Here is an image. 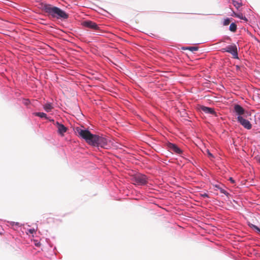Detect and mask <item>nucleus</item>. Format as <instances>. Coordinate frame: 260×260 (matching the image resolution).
I'll list each match as a JSON object with an SVG mask.
<instances>
[{
	"label": "nucleus",
	"instance_id": "f257e3e1",
	"mask_svg": "<svg viewBox=\"0 0 260 260\" xmlns=\"http://www.w3.org/2000/svg\"><path fill=\"white\" fill-rule=\"evenodd\" d=\"M41 8L48 15L53 18L66 19L69 15L60 8L50 4H42Z\"/></svg>",
	"mask_w": 260,
	"mask_h": 260
},
{
	"label": "nucleus",
	"instance_id": "f03ea898",
	"mask_svg": "<svg viewBox=\"0 0 260 260\" xmlns=\"http://www.w3.org/2000/svg\"><path fill=\"white\" fill-rule=\"evenodd\" d=\"M76 133L89 144L96 145L99 136L93 135L88 130L83 129L79 127L76 128Z\"/></svg>",
	"mask_w": 260,
	"mask_h": 260
},
{
	"label": "nucleus",
	"instance_id": "7ed1b4c3",
	"mask_svg": "<svg viewBox=\"0 0 260 260\" xmlns=\"http://www.w3.org/2000/svg\"><path fill=\"white\" fill-rule=\"evenodd\" d=\"M221 51L222 52H226L231 53L234 58H238L237 48L235 44L229 45L225 48H222Z\"/></svg>",
	"mask_w": 260,
	"mask_h": 260
},
{
	"label": "nucleus",
	"instance_id": "20e7f679",
	"mask_svg": "<svg viewBox=\"0 0 260 260\" xmlns=\"http://www.w3.org/2000/svg\"><path fill=\"white\" fill-rule=\"evenodd\" d=\"M167 148L172 153H175L180 154L182 153V151L175 144L171 143H167L166 144Z\"/></svg>",
	"mask_w": 260,
	"mask_h": 260
},
{
	"label": "nucleus",
	"instance_id": "39448f33",
	"mask_svg": "<svg viewBox=\"0 0 260 260\" xmlns=\"http://www.w3.org/2000/svg\"><path fill=\"white\" fill-rule=\"evenodd\" d=\"M134 182L138 185H144L147 183V178L145 175L139 174L134 177Z\"/></svg>",
	"mask_w": 260,
	"mask_h": 260
},
{
	"label": "nucleus",
	"instance_id": "423d86ee",
	"mask_svg": "<svg viewBox=\"0 0 260 260\" xmlns=\"http://www.w3.org/2000/svg\"><path fill=\"white\" fill-rule=\"evenodd\" d=\"M82 24L84 27H87L93 30H98L100 29V27L97 25V24L91 21H84L82 23Z\"/></svg>",
	"mask_w": 260,
	"mask_h": 260
},
{
	"label": "nucleus",
	"instance_id": "0eeeda50",
	"mask_svg": "<svg viewBox=\"0 0 260 260\" xmlns=\"http://www.w3.org/2000/svg\"><path fill=\"white\" fill-rule=\"evenodd\" d=\"M237 120L245 128H247L248 129H250L251 128L252 125L250 122L248 120L244 118L242 116H238Z\"/></svg>",
	"mask_w": 260,
	"mask_h": 260
},
{
	"label": "nucleus",
	"instance_id": "6e6552de",
	"mask_svg": "<svg viewBox=\"0 0 260 260\" xmlns=\"http://www.w3.org/2000/svg\"><path fill=\"white\" fill-rule=\"evenodd\" d=\"M200 110L206 114H210L215 116H217L216 112L213 108L202 106L200 107Z\"/></svg>",
	"mask_w": 260,
	"mask_h": 260
},
{
	"label": "nucleus",
	"instance_id": "1a4fd4ad",
	"mask_svg": "<svg viewBox=\"0 0 260 260\" xmlns=\"http://www.w3.org/2000/svg\"><path fill=\"white\" fill-rule=\"evenodd\" d=\"M234 111L238 115V116H244L245 111L240 105L236 104L234 106Z\"/></svg>",
	"mask_w": 260,
	"mask_h": 260
},
{
	"label": "nucleus",
	"instance_id": "9d476101",
	"mask_svg": "<svg viewBox=\"0 0 260 260\" xmlns=\"http://www.w3.org/2000/svg\"><path fill=\"white\" fill-rule=\"evenodd\" d=\"M54 124L56 126L58 129V133L63 135L64 133H65L67 132V128L63 125V124L59 123L58 122H56Z\"/></svg>",
	"mask_w": 260,
	"mask_h": 260
},
{
	"label": "nucleus",
	"instance_id": "9b49d317",
	"mask_svg": "<svg viewBox=\"0 0 260 260\" xmlns=\"http://www.w3.org/2000/svg\"><path fill=\"white\" fill-rule=\"evenodd\" d=\"M107 145V140L103 137L98 136V140L96 141L95 146L105 148Z\"/></svg>",
	"mask_w": 260,
	"mask_h": 260
},
{
	"label": "nucleus",
	"instance_id": "f8f14e48",
	"mask_svg": "<svg viewBox=\"0 0 260 260\" xmlns=\"http://www.w3.org/2000/svg\"><path fill=\"white\" fill-rule=\"evenodd\" d=\"M53 108V107L50 103H47L44 105V109L47 112L51 111Z\"/></svg>",
	"mask_w": 260,
	"mask_h": 260
},
{
	"label": "nucleus",
	"instance_id": "ddd939ff",
	"mask_svg": "<svg viewBox=\"0 0 260 260\" xmlns=\"http://www.w3.org/2000/svg\"><path fill=\"white\" fill-rule=\"evenodd\" d=\"M237 25L235 23H232L230 24L229 29L231 31L233 32H235L237 30Z\"/></svg>",
	"mask_w": 260,
	"mask_h": 260
},
{
	"label": "nucleus",
	"instance_id": "4468645a",
	"mask_svg": "<svg viewBox=\"0 0 260 260\" xmlns=\"http://www.w3.org/2000/svg\"><path fill=\"white\" fill-rule=\"evenodd\" d=\"M249 226L252 229H253L254 230H255L257 233H260V229L258 226L252 223H249Z\"/></svg>",
	"mask_w": 260,
	"mask_h": 260
},
{
	"label": "nucleus",
	"instance_id": "2eb2a0df",
	"mask_svg": "<svg viewBox=\"0 0 260 260\" xmlns=\"http://www.w3.org/2000/svg\"><path fill=\"white\" fill-rule=\"evenodd\" d=\"M35 115L37 116H39L41 118H47V115L43 112H37L35 113Z\"/></svg>",
	"mask_w": 260,
	"mask_h": 260
},
{
	"label": "nucleus",
	"instance_id": "dca6fc26",
	"mask_svg": "<svg viewBox=\"0 0 260 260\" xmlns=\"http://www.w3.org/2000/svg\"><path fill=\"white\" fill-rule=\"evenodd\" d=\"M186 49L189 50L192 52L198 51L199 48L197 47H188L186 48Z\"/></svg>",
	"mask_w": 260,
	"mask_h": 260
},
{
	"label": "nucleus",
	"instance_id": "f3484780",
	"mask_svg": "<svg viewBox=\"0 0 260 260\" xmlns=\"http://www.w3.org/2000/svg\"><path fill=\"white\" fill-rule=\"evenodd\" d=\"M231 22V20L230 18L225 19L223 21V25L224 26L228 25Z\"/></svg>",
	"mask_w": 260,
	"mask_h": 260
},
{
	"label": "nucleus",
	"instance_id": "a211bd4d",
	"mask_svg": "<svg viewBox=\"0 0 260 260\" xmlns=\"http://www.w3.org/2000/svg\"><path fill=\"white\" fill-rule=\"evenodd\" d=\"M233 5L237 8V9H239L241 6V4L238 2H236V1H234L233 3Z\"/></svg>",
	"mask_w": 260,
	"mask_h": 260
},
{
	"label": "nucleus",
	"instance_id": "6ab92c4d",
	"mask_svg": "<svg viewBox=\"0 0 260 260\" xmlns=\"http://www.w3.org/2000/svg\"><path fill=\"white\" fill-rule=\"evenodd\" d=\"M206 151H207V154H208V156H209L210 158H213V157H214V156H213V155H212V153H211V152L209 151V150L208 149H207V150H206Z\"/></svg>",
	"mask_w": 260,
	"mask_h": 260
},
{
	"label": "nucleus",
	"instance_id": "aec40b11",
	"mask_svg": "<svg viewBox=\"0 0 260 260\" xmlns=\"http://www.w3.org/2000/svg\"><path fill=\"white\" fill-rule=\"evenodd\" d=\"M220 192L224 194L228 195V193L223 189L220 188Z\"/></svg>",
	"mask_w": 260,
	"mask_h": 260
},
{
	"label": "nucleus",
	"instance_id": "412c9836",
	"mask_svg": "<svg viewBox=\"0 0 260 260\" xmlns=\"http://www.w3.org/2000/svg\"><path fill=\"white\" fill-rule=\"evenodd\" d=\"M236 17L241 19V18H243V15L242 14H238V15H236Z\"/></svg>",
	"mask_w": 260,
	"mask_h": 260
},
{
	"label": "nucleus",
	"instance_id": "4be33fe9",
	"mask_svg": "<svg viewBox=\"0 0 260 260\" xmlns=\"http://www.w3.org/2000/svg\"><path fill=\"white\" fill-rule=\"evenodd\" d=\"M256 159L257 161L260 164V156H257L256 157Z\"/></svg>",
	"mask_w": 260,
	"mask_h": 260
},
{
	"label": "nucleus",
	"instance_id": "5701e85b",
	"mask_svg": "<svg viewBox=\"0 0 260 260\" xmlns=\"http://www.w3.org/2000/svg\"><path fill=\"white\" fill-rule=\"evenodd\" d=\"M202 196L203 197H204V198H206V197H207V198H208V195L207 193H203V194H202Z\"/></svg>",
	"mask_w": 260,
	"mask_h": 260
},
{
	"label": "nucleus",
	"instance_id": "b1692460",
	"mask_svg": "<svg viewBox=\"0 0 260 260\" xmlns=\"http://www.w3.org/2000/svg\"><path fill=\"white\" fill-rule=\"evenodd\" d=\"M238 15V14L236 13L235 12H233V14L232 15V16H235V17H236V15Z\"/></svg>",
	"mask_w": 260,
	"mask_h": 260
},
{
	"label": "nucleus",
	"instance_id": "393cba45",
	"mask_svg": "<svg viewBox=\"0 0 260 260\" xmlns=\"http://www.w3.org/2000/svg\"><path fill=\"white\" fill-rule=\"evenodd\" d=\"M230 180L231 181V182L232 183H234L235 182V181L232 178H230Z\"/></svg>",
	"mask_w": 260,
	"mask_h": 260
},
{
	"label": "nucleus",
	"instance_id": "a878e982",
	"mask_svg": "<svg viewBox=\"0 0 260 260\" xmlns=\"http://www.w3.org/2000/svg\"><path fill=\"white\" fill-rule=\"evenodd\" d=\"M241 19L247 21V19L244 16H243V18H241Z\"/></svg>",
	"mask_w": 260,
	"mask_h": 260
},
{
	"label": "nucleus",
	"instance_id": "bb28decb",
	"mask_svg": "<svg viewBox=\"0 0 260 260\" xmlns=\"http://www.w3.org/2000/svg\"><path fill=\"white\" fill-rule=\"evenodd\" d=\"M29 232H30L31 233H33V232H35V230H34V229H32V230L30 229V230H29Z\"/></svg>",
	"mask_w": 260,
	"mask_h": 260
},
{
	"label": "nucleus",
	"instance_id": "cd10ccee",
	"mask_svg": "<svg viewBox=\"0 0 260 260\" xmlns=\"http://www.w3.org/2000/svg\"><path fill=\"white\" fill-rule=\"evenodd\" d=\"M226 39V40H231V38L229 37H228Z\"/></svg>",
	"mask_w": 260,
	"mask_h": 260
}]
</instances>
